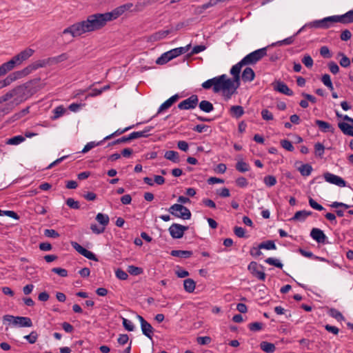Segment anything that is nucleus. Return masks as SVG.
<instances>
[{
  "mask_svg": "<svg viewBox=\"0 0 353 353\" xmlns=\"http://www.w3.org/2000/svg\"><path fill=\"white\" fill-rule=\"evenodd\" d=\"M168 211L176 217L183 219H190L191 217V212L189 209L181 204H174L169 209Z\"/></svg>",
  "mask_w": 353,
  "mask_h": 353,
  "instance_id": "9d476101",
  "label": "nucleus"
},
{
  "mask_svg": "<svg viewBox=\"0 0 353 353\" xmlns=\"http://www.w3.org/2000/svg\"><path fill=\"white\" fill-rule=\"evenodd\" d=\"M44 235L50 238H57L59 236V233L52 229H46L44 230Z\"/></svg>",
  "mask_w": 353,
  "mask_h": 353,
  "instance_id": "4d7b16f0",
  "label": "nucleus"
},
{
  "mask_svg": "<svg viewBox=\"0 0 353 353\" xmlns=\"http://www.w3.org/2000/svg\"><path fill=\"white\" fill-rule=\"evenodd\" d=\"M123 325L128 331H133L134 330V325L133 323L125 318H123Z\"/></svg>",
  "mask_w": 353,
  "mask_h": 353,
  "instance_id": "864d4df0",
  "label": "nucleus"
},
{
  "mask_svg": "<svg viewBox=\"0 0 353 353\" xmlns=\"http://www.w3.org/2000/svg\"><path fill=\"white\" fill-rule=\"evenodd\" d=\"M311 214L312 212L310 211L300 210L296 212L294 216L290 219V221L303 222Z\"/></svg>",
  "mask_w": 353,
  "mask_h": 353,
  "instance_id": "4be33fe9",
  "label": "nucleus"
},
{
  "mask_svg": "<svg viewBox=\"0 0 353 353\" xmlns=\"http://www.w3.org/2000/svg\"><path fill=\"white\" fill-rule=\"evenodd\" d=\"M16 105H17V104L12 100L0 110V115H4L9 113Z\"/></svg>",
  "mask_w": 353,
  "mask_h": 353,
  "instance_id": "4c0bfd02",
  "label": "nucleus"
},
{
  "mask_svg": "<svg viewBox=\"0 0 353 353\" xmlns=\"http://www.w3.org/2000/svg\"><path fill=\"white\" fill-rule=\"evenodd\" d=\"M132 6V3H128L109 12L92 14L86 20L76 23L65 28L62 33L63 34H70L72 37H76L86 32L95 31L103 28L107 22L117 19L125 11L130 10Z\"/></svg>",
  "mask_w": 353,
  "mask_h": 353,
  "instance_id": "f257e3e1",
  "label": "nucleus"
},
{
  "mask_svg": "<svg viewBox=\"0 0 353 353\" xmlns=\"http://www.w3.org/2000/svg\"><path fill=\"white\" fill-rule=\"evenodd\" d=\"M343 119L350 122V123L340 122L338 123L339 129L344 134L353 137V119L350 118L347 115H345L343 117Z\"/></svg>",
  "mask_w": 353,
  "mask_h": 353,
  "instance_id": "ddd939ff",
  "label": "nucleus"
},
{
  "mask_svg": "<svg viewBox=\"0 0 353 353\" xmlns=\"http://www.w3.org/2000/svg\"><path fill=\"white\" fill-rule=\"evenodd\" d=\"M263 181L268 187H272L276 183V179L274 176L268 175L264 177Z\"/></svg>",
  "mask_w": 353,
  "mask_h": 353,
  "instance_id": "8fccbe9b",
  "label": "nucleus"
},
{
  "mask_svg": "<svg viewBox=\"0 0 353 353\" xmlns=\"http://www.w3.org/2000/svg\"><path fill=\"white\" fill-rule=\"evenodd\" d=\"M96 220L105 228V227L109 223L110 219L108 215L98 213L96 216Z\"/></svg>",
  "mask_w": 353,
  "mask_h": 353,
  "instance_id": "72a5a7b5",
  "label": "nucleus"
},
{
  "mask_svg": "<svg viewBox=\"0 0 353 353\" xmlns=\"http://www.w3.org/2000/svg\"><path fill=\"white\" fill-rule=\"evenodd\" d=\"M230 112L233 117L237 119L240 118L244 114L243 108L241 105L232 106Z\"/></svg>",
  "mask_w": 353,
  "mask_h": 353,
  "instance_id": "7c9ffc66",
  "label": "nucleus"
},
{
  "mask_svg": "<svg viewBox=\"0 0 353 353\" xmlns=\"http://www.w3.org/2000/svg\"><path fill=\"white\" fill-rule=\"evenodd\" d=\"M303 28L304 27L301 28L294 36L289 37H288V38H286V39H285L283 40L279 41H277L276 43H272V46H283V45H286L287 46V45L292 44L294 42V41L295 37L301 32V30H303Z\"/></svg>",
  "mask_w": 353,
  "mask_h": 353,
  "instance_id": "cd10ccee",
  "label": "nucleus"
},
{
  "mask_svg": "<svg viewBox=\"0 0 353 353\" xmlns=\"http://www.w3.org/2000/svg\"><path fill=\"white\" fill-rule=\"evenodd\" d=\"M190 48V44H188L185 47L174 48L166 52H164L157 59L156 63L159 65H163L170 60L177 57L178 56L188 52Z\"/></svg>",
  "mask_w": 353,
  "mask_h": 353,
  "instance_id": "20e7f679",
  "label": "nucleus"
},
{
  "mask_svg": "<svg viewBox=\"0 0 353 353\" xmlns=\"http://www.w3.org/2000/svg\"><path fill=\"white\" fill-rule=\"evenodd\" d=\"M188 229V228L186 226L178 223H173L169 228V232L173 239H181Z\"/></svg>",
  "mask_w": 353,
  "mask_h": 353,
  "instance_id": "4468645a",
  "label": "nucleus"
},
{
  "mask_svg": "<svg viewBox=\"0 0 353 353\" xmlns=\"http://www.w3.org/2000/svg\"><path fill=\"white\" fill-rule=\"evenodd\" d=\"M261 349L267 353H272L275 351V345L273 343L263 341L260 344Z\"/></svg>",
  "mask_w": 353,
  "mask_h": 353,
  "instance_id": "2f4dec72",
  "label": "nucleus"
},
{
  "mask_svg": "<svg viewBox=\"0 0 353 353\" xmlns=\"http://www.w3.org/2000/svg\"><path fill=\"white\" fill-rule=\"evenodd\" d=\"M164 157L174 163H179L180 161L179 153L174 150H168L165 152Z\"/></svg>",
  "mask_w": 353,
  "mask_h": 353,
  "instance_id": "c756f323",
  "label": "nucleus"
},
{
  "mask_svg": "<svg viewBox=\"0 0 353 353\" xmlns=\"http://www.w3.org/2000/svg\"><path fill=\"white\" fill-rule=\"evenodd\" d=\"M26 138L22 135L14 136L7 140L6 143L9 145H19L23 142Z\"/></svg>",
  "mask_w": 353,
  "mask_h": 353,
  "instance_id": "e433bc0d",
  "label": "nucleus"
},
{
  "mask_svg": "<svg viewBox=\"0 0 353 353\" xmlns=\"http://www.w3.org/2000/svg\"><path fill=\"white\" fill-rule=\"evenodd\" d=\"M179 96L177 94L172 96L160 105L157 114H159L160 113L170 108L179 99Z\"/></svg>",
  "mask_w": 353,
  "mask_h": 353,
  "instance_id": "a211bd4d",
  "label": "nucleus"
},
{
  "mask_svg": "<svg viewBox=\"0 0 353 353\" xmlns=\"http://www.w3.org/2000/svg\"><path fill=\"white\" fill-rule=\"evenodd\" d=\"M236 169L240 172H245L250 170L249 164L243 160H239L236 164Z\"/></svg>",
  "mask_w": 353,
  "mask_h": 353,
  "instance_id": "c9c22d12",
  "label": "nucleus"
},
{
  "mask_svg": "<svg viewBox=\"0 0 353 353\" xmlns=\"http://www.w3.org/2000/svg\"><path fill=\"white\" fill-rule=\"evenodd\" d=\"M52 271L61 277H65L68 276V271L65 269L61 268H54Z\"/></svg>",
  "mask_w": 353,
  "mask_h": 353,
  "instance_id": "0e129e2a",
  "label": "nucleus"
},
{
  "mask_svg": "<svg viewBox=\"0 0 353 353\" xmlns=\"http://www.w3.org/2000/svg\"><path fill=\"white\" fill-rule=\"evenodd\" d=\"M259 249L276 250V247L274 241H267L259 245Z\"/></svg>",
  "mask_w": 353,
  "mask_h": 353,
  "instance_id": "79ce46f5",
  "label": "nucleus"
},
{
  "mask_svg": "<svg viewBox=\"0 0 353 353\" xmlns=\"http://www.w3.org/2000/svg\"><path fill=\"white\" fill-rule=\"evenodd\" d=\"M137 319L140 321L141 328L143 334L148 339H152L154 333V328L147 322L143 316L137 315Z\"/></svg>",
  "mask_w": 353,
  "mask_h": 353,
  "instance_id": "dca6fc26",
  "label": "nucleus"
},
{
  "mask_svg": "<svg viewBox=\"0 0 353 353\" xmlns=\"http://www.w3.org/2000/svg\"><path fill=\"white\" fill-rule=\"evenodd\" d=\"M170 31L169 30H160L159 32H157L152 34L150 37V41H157L161 40V39L165 38L170 34Z\"/></svg>",
  "mask_w": 353,
  "mask_h": 353,
  "instance_id": "bb28decb",
  "label": "nucleus"
},
{
  "mask_svg": "<svg viewBox=\"0 0 353 353\" xmlns=\"http://www.w3.org/2000/svg\"><path fill=\"white\" fill-rule=\"evenodd\" d=\"M23 338L28 341L30 344L36 343L38 339V334L36 331H32L30 334L26 335Z\"/></svg>",
  "mask_w": 353,
  "mask_h": 353,
  "instance_id": "c03bdc74",
  "label": "nucleus"
},
{
  "mask_svg": "<svg viewBox=\"0 0 353 353\" xmlns=\"http://www.w3.org/2000/svg\"><path fill=\"white\" fill-rule=\"evenodd\" d=\"M34 50L31 48H26L19 54L14 56L10 61L6 62L10 69L12 70L16 66H19L23 61L28 60L33 55Z\"/></svg>",
  "mask_w": 353,
  "mask_h": 353,
  "instance_id": "39448f33",
  "label": "nucleus"
},
{
  "mask_svg": "<svg viewBox=\"0 0 353 353\" xmlns=\"http://www.w3.org/2000/svg\"><path fill=\"white\" fill-rule=\"evenodd\" d=\"M323 177L325 181L331 184L336 185L341 188L346 186L345 181L339 176L335 175L330 172H326L323 174Z\"/></svg>",
  "mask_w": 353,
  "mask_h": 353,
  "instance_id": "2eb2a0df",
  "label": "nucleus"
},
{
  "mask_svg": "<svg viewBox=\"0 0 353 353\" xmlns=\"http://www.w3.org/2000/svg\"><path fill=\"white\" fill-rule=\"evenodd\" d=\"M65 112V109L62 105L57 106L53 110L54 115L52 117L53 120H56L62 117Z\"/></svg>",
  "mask_w": 353,
  "mask_h": 353,
  "instance_id": "ea45409f",
  "label": "nucleus"
},
{
  "mask_svg": "<svg viewBox=\"0 0 353 353\" xmlns=\"http://www.w3.org/2000/svg\"><path fill=\"white\" fill-rule=\"evenodd\" d=\"M21 79L17 72H14L9 74L6 79L0 81V89L11 84L13 81Z\"/></svg>",
  "mask_w": 353,
  "mask_h": 353,
  "instance_id": "5701e85b",
  "label": "nucleus"
},
{
  "mask_svg": "<svg viewBox=\"0 0 353 353\" xmlns=\"http://www.w3.org/2000/svg\"><path fill=\"white\" fill-rule=\"evenodd\" d=\"M243 65H245L244 63H241V61L233 65L230 70L231 74L233 75L234 78L232 79V81H235L236 83H238V85H240V72Z\"/></svg>",
  "mask_w": 353,
  "mask_h": 353,
  "instance_id": "6ab92c4d",
  "label": "nucleus"
},
{
  "mask_svg": "<svg viewBox=\"0 0 353 353\" xmlns=\"http://www.w3.org/2000/svg\"><path fill=\"white\" fill-rule=\"evenodd\" d=\"M281 146H282L284 149H285V150H288V151H290V152H292V151H293V150H294V146L292 145V143H291L290 141L286 140V139L282 140V141H281Z\"/></svg>",
  "mask_w": 353,
  "mask_h": 353,
  "instance_id": "6e6d98bb",
  "label": "nucleus"
},
{
  "mask_svg": "<svg viewBox=\"0 0 353 353\" xmlns=\"http://www.w3.org/2000/svg\"><path fill=\"white\" fill-rule=\"evenodd\" d=\"M336 23L347 24L353 23V10L342 15H335Z\"/></svg>",
  "mask_w": 353,
  "mask_h": 353,
  "instance_id": "f3484780",
  "label": "nucleus"
},
{
  "mask_svg": "<svg viewBox=\"0 0 353 353\" xmlns=\"http://www.w3.org/2000/svg\"><path fill=\"white\" fill-rule=\"evenodd\" d=\"M199 106L201 110L205 112H210L214 110L212 103L205 100L201 101Z\"/></svg>",
  "mask_w": 353,
  "mask_h": 353,
  "instance_id": "473e14b6",
  "label": "nucleus"
},
{
  "mask_svg": "<svg viewBox=\"0 0 353 353\" xmlns=\"http://www.w3.org/2000/svg\"><path fill=\"white\" fill-rule=\"evenodd\" d=\"M254 77L255 74L254 70L249 67L245 68L241 75V78L245 82L252 81L254 79Z\"/></svg>",
  "mask_w": 353,
  "mask_h": 353,
  "instance_id": "a878e982",
  "label": "nucleus"
},
{
  "mask_svg": "<svg viewBox=\"0 0 353 353\" xmlns=\"http://www.w3.org/2000/svg\"><path fill=\"white\" fill-rule=\"evenodd\" d=\"M236 184L240 188H245L248 185V182L245 177L240 176L236 179Z\"/></svg>",
  "mask_w": 353,
  "mask_h": 353,
  "instance_id": "69168bd1",
  "label": "nucleus"
},
{
  "mask_svg": "<svg viewBox=\"0 0 353 353\" xmlns=\"http://www.w3.org/2000/svg\"><path fill=\"white\" fill-rule=\"evenodd\" d=\"M266 54L267 48H262L246 55L241 60V63H244V65L254 64L266 56Z\"/></svg>",
  "mask_w": 353,
  "mask_h": 353,
  "instance_id": "0eeeda50",
  "label": "nucleus"
},
{
  "mask_svg": "<svg viewBox=\"0 0 353 353\" xmlns=\"http://www.w3.org/2000/svg\"><path fill=\"white\" fill-rule=\"evenodd\" d=\"M339 56H341L339 63L342 67L347 68L350 65V60L347 56L343 53H339Z\"/></svg>",
  "mask_w": 353,
  "mask_h": 353,
  "instance_id": "603ef678",
  "label": "nucleus"
},
{
  "mask_svg": "<svg viewBox=\"0 0 353 353\" xmlns=\"http://www.w3.org/2000/svg\"><path fill=\"white\" fill-rule=\"evenodd\" d=\"M261 117L265 121H271L274 119L273 114L268 110L264 109L261 111Z\"/></svg>",
  "mask_w": 353,
  "mask_h": 353,
  "instance_id": "680f3d73",
  "label": "nucleus"
},
{
  "mask_svg": "<svg viewBox=\"0 0 353 353\" xmlns=\"http://www.w3.org/2000/svg\"><path fill=\"white\" fill-rule=\"evenodd\" d=\"M3 96V101H8L12 99L15 103L19 105L29 97L30 90H28V86L23 84L16 87Z\"/></svg>",
  "mask_w": 353,
  "mask_h": 353,
  "instance_id": "7ed1b4c3",
  "label": "nucleus"
},
{
  "mask_svg": "<svg viewBox=\"0 0 353 353\" xmlns=\"http://www.w3.org/2000/svg\"><path fill=\"white\" fill-rule=\"evenodd\" d=\"M153 129L152 126H147L142 131L133 132L129 134L130 140L141 138L148 137L150 132Z\"/></svg>",
  "mask_w": 353,
  "mask_h": 353,
  "instance_id": "412c9836",
  "label": "nucleus"
},
{
  "mask_svg": "<svg viewBox=\"0 0 353 353\" xmlns=\"http://www.w3.org/2000/svg\"><path fill=\"white\" fill-rule=\"evenodd\" d=\"M336 23L335 15L327 17L322 19L315 20L307 23L305 26L313 28L327 29Z\"/></svg>",
  "mask_w": 353,
  "mask_h": 353,
  "instance_id": "1a4fd4ad",
  "label": "nucleus"
},
{
  "mask_svg": "<svg viewBox=\"0 0 353 353\" xmlns=\"http://www.w3.org/2000/svg\"><path fill=\"white\" fill-rule=\"evenodd\" d=\"M183 288L185 292L192 293L196 288V283L192 279H187L183 281Z\"/></svg>",
  "mask_w": 353,
  "mask_h": 353,
  "instance_id": "c85d7f7f",
  "label": "nucleus"
},
{
  "mask_svg": "<svg viewBox=\"0 0 353 353\" xmlns=\"http://www.w3.org/2000/svg\"><path fill=\"white\" fill-rule=\"evenodd\" d=\"M82 255L88 259H90V260H92L94 261H98V259L96 257L94 254L86 249H85V250L82 253Z\"/></svg>",
  "mask_w": 353,
  "mask_h": 353,
  "instance_id": "338daca9",
  "label": "nucleus"
},
{
  "mask_svg": "<svg viewBox=\"0 0 353 353\" xmlns=\"http://www.w3.org/2000/svg\"><path fill=\"white\" fill-rule=\"evenodd\" d=\"M133 127H134V125H131V126L127 127L123 130L119 129V130H116L114 133L105 137L103 139V141L108 140V139H110L113 137L120 135V134L127 132L128 130L132 129Z\"/></svg>",
  "mask_w": 353,
  "mask_h": 353,
  "instance_id": "a18cd8bd",
  "label": "nucleus"
},
{
  "mask_svg": "<svg viewBox=\"0 0 353 353\" xmlns=\"http://www.w3.org/2000/svg\"><path fill=\"white\" fill-rule=\"evenodd\" d=\"M127 272L133 276H137L143 272V270L141 268H139L134 265H129L127 268Z\"/></svg>",
  "mask_w": 353,
  "mask_h": 353,
  "instance_id": "a19ab883",
  "label": "nucleus"
},
{
  "mask_svg": "<svg viewBox=\"0 0 353 353\" xmlns=\"http://www.w3.org/2000/svg\"><path fill=\"white\" fill-rule=\"evenodd\" d=\"M315 123L319 126L323 132H334V128L332 125L326 121L316 120Z\"/></svg>",
  "mask_w": 353,
  "mask_h": 353,
  "instance_id": "393cba45",
  "label": "nucleus"
},
{
  "mask_svg": "<svg viewBox=\"0 0 353 353\" xmlns=\"http://www.w3.org/2000/svg\"><path fill=\"white\" fill-rule=\"evenodd\" d=\"M321 81L327 86L331 91L334 90L333 84L331 81L330 76L328 74H325L322 76Z\"/></svg>",
  "mask_w": 353,
  "mask_h": 353,
  "instance_id": "37998d69",
  "label": "nucleus"
},
{
  "mask_svg": "<svg viewBox=\"0 0 353 353\" xmlns=\"http://www.w3.org/2000/svg\"><path fill=\"white\" fill-rule=\"evenodd\" d=\"M198 102L197 95L192 94L189 98L180 102L178 104V108L180 110H192L196 107Z\"/></svg>",
  "mask_w": 353,
  "mask_h": 353,
  "instance_id": "9b49d317",
  "label": "nucleus"
},
{
  "mask_svg": "<svg viewBox=\"0 0 353 353\" xmlns=\"http://www.w3.org/2000/svg\"><path fill=\"white\" fill-rule=\"evenodd\" d=\"M103 141H99V142H95V141H91V142H89L88 143L85 147L83 148V149L82 150L81 152L82 153H86L88 152V151H90V150H92V148H94V147L96 146H98L99 145L101 144V143L103 142Z\"/></svg>",
  "mask_w": 353,
  "mask_h": 353,
  "instance_id": "de8ad7c7",
  "label": "nucleus"
},
{
  "mask_svg": "<svg viewBox=\"0 0 353 353\" xmlns=\"http://www.w3.org/2000/svg\"><path fill=\"white\" fill-rule=\"evenodd\" d=\"M192 254L191 251L188 250H172L171 255L180 258H188Z\"/></svg>",
  "mask_w": 353,
  "mask_h": 353,
  "instance_id": "f704fd0d",
  "label": "nucleus"
},
{
  "mask_svg": "<svg viewBox=\"0 0 353 353\" xmlns=\"http://www.w3.org/2000/svg\"><path fill=\"white\" fill-rule=\"evenodd\" d=\"M302 62L307 68L312 67L314 63L312 58L309 54H306L303 57Z\"/></svg>",
  "mask_w": 353,
  "mask_h": 353,
  "instance_id": "5fc2aeb1",
  "label": "nucleus"
},
{
  "mask_svg": "<svg viewBox=\"0 0 353 353\" xmlns=\"http://www.w3.org/2000/svg\"><path fill=\"white\" fill-rule=\"evenodd\" d=\"M329 314L336 319L337 321H343L344 320V316L343 314L337 310L332 308L329 311Z\"/></svg>",
  "mask_w": 353,
  "mask_h": 353,
  "instance_id": "49530a36",
  "label": "nucleus"
},
{
  "mask_svg": "<svg viewBox=\"0 0 353 353\" xmlns=\"http://www.w3.org/2000/svg\"><path fill=\"white\" fill-rule=\"evenodd\" d=\"M248 270L258 279L264 281L265 279V274L263 272V267L258 265L256 262L252 261L248 267Z\"/></svg>",
  "mask_w": 353,
  "mask_h": 353,
  "instance_id": "f8f14e48",
  "label": "nucleus"
},
{
  "mask_svg": "<svg viewBox=\"0 0 353 353\" xmlns=\"http://www.w3.org/2000/svg\"><path fill=\"white\" fill-rule=\"evenodd\" d=\"M311 237L318 243H324L326 236L323 230L319 228H313L310 232Z\"/></svg>",
  "mask_w": 353,
  "mask_h": 353,
  "instance_id": "aec40b11",
  "label": "nucleus"
},
{
  "mask_svg": "<svg viewBox=\"0 0 353 353\" xmlns=\"http://www.w3.org/2000/svg\"><path fill=\"white\" fill-rule=\"evenodd\" d=\"M50 61V59L37 60L24 68L23 70L17 72L19 75V77L21 79L40 68L46 67L49 64Z\"/></svg>",
  "mask_w": 353,
  "mask_h": 353,
  "instance_id": "423d86ee",
  "label": "nucleus"
},
{
  "mask_svg": "<svg viewBox=\"0 0 353 353\" xmlns=\"http://www.w3.org/2000/svg\"><path fill=\"white\" fill-rule=\"evenodd\" d=\"M202 87L205 90L212 88L214 93L221 92L226 99H229L235 93L239 85L226 74H222L204 81Z\"/></svg>",
  "mask_w": 353,
  "mask_h": 353,
  "instance_id": "f03ea898",
  "label": "nucleus"
},
{
  "mask_svg": "<svg viewBox=\"0 0 353 353\" xmlns=\"http://www.w3.org/2000/svg\"><path fill=\"white\" fill-rule=\"evenodd\" d=\"M3 320L12 323L13 325L21 327H30L32 326V320L29 317L5 315Z\"/></svg>",
  "mask_w": 353,
  "mask_h": 353,
  "instance_id": "6e6552de",
  "label": "nucleus"
},
{
  "mask_svg": "<svg viewBox=\"0 0 353 353\" xmlns=\"http://www.w3.org/2000/svg\"><path fill=\"white\" fill-rule=\"evenodd\" d=\"M274 89L275 90L288 96H292L293 94V92L288 88V86L281 81L276 82Z\"/></svg>",
  "mask_w": 353,
  "mask_h": 353,
  "instance_id": "b1692460",
  "label": "nucleus"
},
{
  "mask_svg": "<svg viewBox=\"0 0 353 353\" xmlns=\"http://www.w3.org/2000/svg\"><path fill=\"white\" fill-rule=\"evenodd\" d=\"M314 150L316 155L321 157L324 154L325 147L322 143H316L314 145Z\"/></svg>",
  "mask_w": 353,
  "mask_h": 353,
  "instance_id": "3c124183",
  "label": "nucleus"
},
{
  "mask_svg": "<svg viewBox=\"0 0 353 353\" xmlns=\"http://www.w3.org/2000/svg\"><path fill=\"white\" fill-rule=\"evenodd\" d=\"M265 262L269 265H274L279 268H282L283 264L279 261V260L274 258H268L265 260Z\"/></svg>",
  "mask_w": 353,
  "mask_h": 353,
  "instance_id": "09e8293b",
  "label": "nucleus"
},
{
  "mask_svg": "<svg viewBox=\"0 0 353 353\" xmlns=\"http://www.w3.org/2000/svg\"><path fill=\"white\" fill-rule=\"evenodd\" d=\"M116 276L120 280H126L128 277V273L121 269H117L115 272Z\"/></svg>",
  "mask_w": 353,
  "mask_h": 353,
  "instance_id": "bf43d9fd",
  "label": "nucleus"
},
{
  "mask_svg": "<svg viewBox=\"0 0 353 353\" xmlns=\"http://www.w3.org/2000/svg\"><path fill=\"white\" fill-rule=\"evenodd\" d=\"M320 54L324 58H330L332 57V54L327 46H322L320 48Z\"/></svg>",
  "mask_w": 353,
  "mask_h": 353,
  "instance_id": "e2e57ef3",
  "label": "nucleus"
},
{
  "mask_svg": "<svg viewBox=\"0 0 353 353\" xmlns=\"http://www.w3.org/2000/svg\"><path fill=\"white\" fill-rule=\"evenodd\" d=\"M66 204L72 209H79L80 208L79 202L72 198H68L66 200Z\"/></svg>",
  "mask_w": 353,
  "mask_h": 353,
  "instance_id": "052dcab7",
  "label": "nucleus"
},
{
  "mask_svg": "<svg viewBox=\"0 0 353 353\" xmlns=\"http://www.w3.org/2000/svg\"><path fill=\"white\" fill-rule=\"evenodd\" d=\"M328 67H329V70L330 71L334 74H337L339 72V67L338 66V65L334 62V61H331L328 63Z\"/></svg>",
  "mask_w": 353,
  "mask_h": 353,
  "instance_id": "774afa93",
  "label": "nucleus"
},
{
  "mask_svg": "<svg viewBox=\"0 0 353 353\" xmlns=\"http://www.w3.org/2000/svg\"><path fill=\"white\" fill-rule=\"evenodd\" d=\"M298 170L302 176H307L311 174L312 167L309 164H303L300 166Z\"/></svg>",
  "mask_w": 353,
  "mask_h": 353,
  "instance_id": "58836bf2",
  "label": "nucleus"
},
{
  "mask_svg": "<svg viewBox=\"0 0 353 353\" xmlns=\"http://www.w3.org/2000/svg\"><path fill=\"white\" fill-rule=\"evenodd\" d=\"M308 201H309L310 205L313 209L319 210V211H322L324 210V208L321 205L316 203L312 198L310 197Z\"/></svg>",
  "mask_w": 353,
  "mask_h": 353,
  "instance_id": "13d9d810",
  "label": "nucleus"
}]
</instances>
